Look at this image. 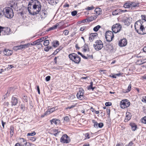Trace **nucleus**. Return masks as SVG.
<instances>
[{"label":"nucleus","instance_id":"nucleus-27","mask_svg":"<svg viewBox=\"0 0 146 146\" xmlns=\"http://www.w3.org/2000/svg\"><path fill=\"white\" fill-rule=\"evenodd\" d=\"M83 49L84 50V51L85 52H86L87 51H89V49L88 48V45L86 44H85L84 45Z\"/></svg>","mask_w":146,"mask_h":146},{"label":"nucleus","instance_id":"nucleus-44","mask_svg":"<svg viewBox=\"0 0 146 146\" xmlns=\"http://www.w3.org/2000/svg\"><path fill=\"white\" fill-rule=\"evenodd\" d=\"M64 120L66 121H69V117L68 116H66L64 117Z\"/></svg>","mask_w":146,"mask_h":146},{"label":"nucleus","instance_id":"nucleus-36","mask_svg":"<svg viewBox=\"0 0 146 146\" xmlns=\"http://www.w3.org/2000/svg\"><path fill=\"white\" fill-rule=\"evenodd\" d=\"M48 1L49 4L52 5L55 3V0H48Z\"/></svg>","mask_w":146,"mask_h":146},{"label":"nucleus","instance_id":"nucleus-2","mask_svg":"<svg viewBox=\"0 0 146 146\" xmlns=\"http://www.w3.org/2000/svg\"><path fill=\"white\" fill-rule=\"evenodd\" d=\"M31 5L30 3H29L28 5V10L29 13L31 15H34L38 14L41 9V5L40 2L38 1H37L36 3L33 6V11H31L30 9H31L30 5Z\"/></svg>","mask_w":146,"mask_h":146},{"label":"nucleus","instance_id":"nucleus-41","mask_svg":"<svg viewBox=\"0 0 146 146\" xmlns=\"http://www.w3.org/2000/svg\"><path fill=\"white\" fill-rule=\"evenodd\" d=\"M142 19L143 20H144L146 22V17L144 15H141V16Z\"/></svg>","mask_w":146,"mask_h":146},{"label":"nucleus","instance_id":"nucleus-14","mask_svg":"<svg viewBox=\"0 0 146 146\" xmlns=\"http://www.w3.org/2000/svg\"><path fill=\"white\" fill-rule=\"evenodd\" d=\"M10 7L15 9H18V7L17 3L15 1H13L10 2Z\"/></svg>","mask_w":146,"mask_h":146},{"label":"nucleus","instance_id":"nucleus-39","mask_svg":"<svg viewBox=\"0 0 146 146\" xmlns=\"http://www.w3.org/2000/svg\"><path fill=\"white\" fill-rule=\"evenodd\" d=\"M77 13V11H74L71 12V15L73 16H75L76 15Z\"/></svg>","mask_w":146,"mask_h":146},{"label":"nucleus","instance_id":"nucleus-46","mask_svg":"<svg viewBox=\"0 0 146 146\" xmlns=\"http://www.w3.org/2000/svg\"><path fill=\"white\" fill-rule=\"evenodd\" d=\"M37 47L39 48H41L42 47V44L40 43H38L37 45Z\"/></svg>","mask_w":146,"mask_h":146},{"label":"nucleus","instance_id":"nucleus-55","mask_svg":"<svg viewBox=\"0 0 146 146\" xmlns=\"http://www.w3.org/2000/svg\"><path fill=\"white\" fill-rule=\"evenodd\" d=\"M118 10L119 11V12H125L126 11H127V10H122L120 9H119V10Z\"/></svg>","mask_w":146,"mask_h":146},{"label":"nucleus","instance_id":"nucleus-25","mask_svg":"<svg viewBox=\"0 0 146 146\" xmlns=\"http://www.w3.org/2000/svg\"><path fill=\"white\" fill-rule=\"evenodd\" d=\"M130 5L131 7H138L139 6V3H137L132 2L130 3Z\"/></svg>","mask_w":146,"mask_h":146},{"label":"nucleus","instance_id":"nucleus-51","mask_svg":"<svg viewBox=\"0 0 146 146\" xmlns=\"http://www.w3.org/2000/svg\"><path fill=\"white\" fill-rule=\"evenodd\" d=\"M94 8L93 7H88L87 8V10H93L94 9Z\"/></svg>","mask_w":146,"mask_h":146},{"label":"nucleus","instance_id":"nucleus-26","mask_svg":"<svg viewBox=\"0 0 146 146\" xmlns=\"http://www.w3.org/2000/svg\"><path fill=\"white\" fill-rule=\"evenodd\" d=\"M93 84V83L92 82H91L90 83V86H88V90H90L92 89V90H94V89L95 88L94 87H92Z\"/></svg>","mask_w":146,"mask_h":146},{"label":"nucleus","instance_id":"nucleus-12","mask_svg":"<svg viewBox=\"0 0 146 146\" xmlns=\"http://www.w3.org/2000/svg\"><path fill=\"white\" fill-rule=\"evenodd\" d=\"M84 91L82 89L80 90L77 94V96L78 99L82 100L84 98Z\"/></svg>","mask_w":146,"mask_h":146},{"label":"nucleus","instance_id":"nucleus-35","mask_svg":"<svg viewBox=\"0 0 146 146\" xmlns=\"http://www.w3.org/2000/svg\"><path fill=\"white\" fill-rule=\"evenodd\" d=\"M49 44V42L48 40H45L44 43V45L45 46H48Z\"/></svg>","mask_w":146,"mask_h":146},{"label":"nucleus","instance_id":"nucleus-3","mask_svg":"<svg viewBox=\"0 0 146 146\" xmlns=\"http://www.w3.org/2000/svg\"><path fill=\"white\" fill-rule=\"evenodd\" d=\"M3 12L5 16L8 18H12L14 16L13 9L9 7L5 8L3 10Z\"/></svg>","mask_w":146,"mask_h":146},{"label":"nucleus","instance_id":"nucleus-21","mask_svg":"<svg viewBox=\"0 0 146 146\" xmlns=\"http://www.w3.org/2000/svg\"><path fill=\"white\" fill-rule=\"evenodd\" d=\"M130 125L133 131H135L137 128V126L136 124L134 123H131L130 124Z\"/></svg>","mask_w":146,"mask_h":146},{"label":"nucleus","instance_id":"nucleus-28","mask_svg":"<svg viewBox=\"0 0 146 146\" xmlns=\"http://www.w3.org/2000/svg\"><path fill=\"white\" fill-rule=\"evenodd\" d=\"M119 9H117L115 10L114 11L112 12V13L113 15H115L118 14L119 12V11L118 10Z\"/></svg>","mask_w":146,"mask_h":146},{"label":"nucleus","instance_id":"nucleus-54","mask_svg":"<svg viewBox=\"0 0 146 146\" xmlns=\"http://www.w3.org/2000/svg\"><path fill=\"white\" fill-rule=\"evenodd\" d=\"M86 28V27L84 26L83 27H81L80 28V31H83Z\"/></svg>","mask_w":146,"mask_h":146},{"label":"nucleus","instance_id":"nucleus-60","mask_svg":"<svg viewBox=\"0 0 146 146\" xmlns=\"http://www.w3.org/2000/svg\"><path fill=\"white\" fill-rule=\"evenodd\" d=\"M53 30H54V29H53V28L52 27L50 28L49 29H48L46 31L47 32H48L49 31H50Z\"/></svg>","mask_w":146,"mask_h":146},{"label":"nucleus","instance_id":"nucleus-4","mask_svg":"<svg viewBox=\"0 0 146 146\" xmlns=\"http://www.w3.org/2000/svg\"><path fill=\"white\" fill-rule=\"evenodd\" d=\"M68 56L70 60L76 64H79L81 60L80 57L75 53L69 54Z\"/></svg>","mask_w":146,"mask_h":146},{"label":"nucleus","instance_id":"nucleus-52","mask_svg":"<svg viewBox=\"0 0 146 146\" xmlns=\"http://www.w3.org/2000/svg\"><path fill=\"white\" fill-rule=\"evenodd\" d=\"M75 105H72L71 106L68 107L67 108H66V110H67L68 109H71L72 108H73L74 107H75Z\"/></svg>","mask_w":146,"mask_h":146},{"label":"nucleus","instance_id":"nucleus-40","mask_svg":"<svg viewBox=\"0 0 146 146\" xmlns=\"http://www.w3.org/2000/svg\"><path fill=\"white\" fill-rule=\"evenodd\" d=\"M142 122L145 124L146 123V116L143 117L142 119Z\"/></svg>","mask_w":146,"mask_h":146},{"label":"nucleus","instance_id":"nucleus-29","mask_svg":"<svg viewBox=\"0 0 146 146\" xmlns=\"http://www.w3.org/2000/svg\"><path fill=\"white\" fill-rule=\"evenodd\" d=\"M59 42L58 41H55L54 42H53V46L54 47H56L57 46L59 45Z\"/></svg>","mask_w":146,"mask_h":146},{"label":"nucleus","instance_id":"nucleus-31","mask_svg":"<svg viewBox=\"0 0 146 146\" xmlns=\"http://www.w3.org/2000/svg\"><path fill=\"white\" fill-rule=\"evenodd\" d=\"M100 27H101L100 25H98L97 26L95 27L94 28L93 30L95 32H97L98 30L100 28Z\"/></svg>","mask_w":146,"mask_h":146},{"label":"nucleus","instance_id":"nucleus-23","mask_svg":"<svg viewBox=\"0 0 146 146\" xmlns=\"http://www.w3.org/2000/svg\"><path fill=\"white\" fill-rule=\"evenodd\" d=\"M97 124H96V125H95L94 126V127L96 128H98L99 127L100 128H101L104 126V124L102 123H98L97 122Z\"/></svg>","mask_w":146,"mask_h":146},{"label":"nucleus","instance_id":"nucleus-18","mask_svg":"<svg viewBox=\"0 0 146 146\" xmlns=\"http://www.w3.org/2000/svg\"><path fill=\"white\" fill-rule=\"evenodd\" d=\"M12 106H15L18 103V100L16 98L13 97L11 101Z\"/></svg>","mask_w":146,"mask_h":146},{"label":"nucleus","instance_id":"nucleus-58","mask_svg":"<svg viewBox=\"0 0 146 146\" xmlns=\"http://www.w3.org/2000/svg\"><path fill=\"white\" fill-rule=\"evenodd\" d=\"M1 122L3 128H4V127L5 125V122H4L3 120H2Z\"/></svg>","mask_w":146,"mask_h":146},{"label":"nucleus","instance_id":"nucleus-49","mask_svg":"<svg viewBox=\"0 0 146 146\" xmlns=\"http://www.w3.org/2000/svg\"><path fill=\"white\" fill-rule=\"evenodd\" d=\"M38 42L36 41V40L33 43H31V45H37L38 44Z\"/></svg>","mask_w":146,"mask_h":146},{"label":"nucleus","instance_id":"nucleus-64","mask_svg":"<svg viewBox=\"0 0 146 146\" xmlns=\"http://www.w3.org/2000/svg\"><path fill=\"white\" fill-rule=\"evenodd\" d=\"M116 146H123L122 143H118L116 144Z\"/></svg>","mask_w":146,"mask_h":146},{"label":"nucleus","instance_id":"nucleus-32","mask_svg":"<svg viewBox=\"0 0 146 146\" xmlns=\"http://www.w3.org/2000/svg\"><path fill=\"white\" fill-rule=\"evenodd\" d=\"M123 6L125 8H127L130 7H131L130 3H126L124 4Z\"/></svg>","mask_w":146,"mask_h":146},{"label":"nucleus","instance_id":"nucleus-43","mask_svg":"<svg viewBox=\"0 0 146 146\" xmlns=\"http://www.w3.org/2000/svg\"><path fill=\"white\" fill-rule=\"evenodd\" d=\"M105 105L107 106H110L111 105V103L110 102H106Z\"/></svg>","mask_w":146,"mask_h":146},{"label":"nucleus","instance_id":"nucleus-48","mask_svg":"<svg viewBox=\"0 0 146 146\" xmlns=\"http://www.w3.org/2000/svg\"><path fill=\"white\" fill-rule=\"evenodd\" d=\"M50 79V76H48L46 78V81H49Z\"/></svg>","mask_w":146,"mask_h":146},{"label":"nucleus","instance_id":"nucleus-17","mask_svg":"<svg viewBox=\"0 0 146 146\" xmlns=\"http://www.w3.org/2000/svg\"><path fill=\"white\" fill-rule=\"evenodd\" d=\"M4 54L7 56H10L13 54V52L9 49H5L3 51Z\"/></svg>","mask_w":146,"mask_h":146},{"label":"nucleus","instance_id":"nucleus-38","mask_svg":"<svg viewBox=\"0 0 146 146\" xmlns=\"http://www.w3.org/2000/svg\"><path fill=\"white\" fill-rule=\"evenodd\" d=\"M131 89V85L130 84L128 87V88L127 90V91L125 92V93H127L129 92Z\"/></svg>","mask_w":146,"mask_h":146},{"label":"nucleus","instance_id":"nucleus-13","mask_svg":"<svg viewBox=\"0 0 146 146\" xmlns=\"http://www.w3.org/2000/svg\"><path fill=\"white\" fill-rule=\"evenodd\" d=\"M132 21V18L130 17L126 18L124 20V23L127 26H129Z\"/></svg>","mask_w":146,"mask_h":146},{"label":"nucleus","instance_id":"nucleus-16","mask_svg":"<svg viewBox=\"0 0 146 146\" xmlns=\"http://www.w3.org/2000/svg\"><path fill=\"white\" fill-rule=\"evenodd\" d=\"M52 125H56L59 124L60 122V120L58 119H53L50 121Z\"/></svg>","mask_w":146,"mask_h":146},{"label":"nucleus","instance_id":"nucleus-34","mask_svg":"<svg viewBox=\"0 0 146 146\" xmlns=\"http://www.w3.org/2000/svg\"><path fill=\"white\" fill-rule=\"evenodd\" d=\"M36 134V133L35 131H33L32 133H29L27 135V136H34Z\"/></svg>","mask_w":146,"mask_h":146},{"label":"nucleus","instance_id":"nucleus-59","mask_svg":"<svg viewBox=\"0 0 146 146\" xmlns=\"http://www.w3.org/2000/svg\"><path fill=\"white\" fill-rule=\"evenodd\" d=\"M58 53L57 50H55L52 54V55H56Z\"/></svg>","mask_w":146,"mask_h":146},{"label":"nucleus","instance_id":"nucleus-24","mask_svg":"<svg viewBox=\"0 0 146 146\" xmlns=\"http://www.w3.org/2000/svg\"><path fill=\"white\" fill-rule=\"evenodd\" d=\"M23 49V48L22 45H21L16 46H15L14 47V49L16 50L21 49Z\"/></svg>","mask_w":146,"mask_h":146},{"label":"nucleus","instance_id":"nucleus-9","mask_svg":"<svg viewBox=\"0 0 146 146\" xmlns=\"http://www.w3.org/2000/svg\"><path fill=\"white\" fill-rule=\"evenodd\" d=\"M60 141L63 143H68L70 141V139L66 134H64L61 137Z\"/></svg>","mask_w":146,"mask_h":146},{"label":"nucleus","instance_id":"nucleus-37","mask_svg":"<svg viewBox=\"0 0 146 146\" xmlns=\"http://www.w3.org/2000/svg\"><path fill=\"white\" fill-rule=\"evenodd\" d=\"M88 18V20L89 22L92 21L95 19V17L93 16H91V17Z\"/></svg>","mask_w":146,"mask_h":146},{"label":"nucleus","instance_id":"nucleus-53","mask_svg":"<svg viewBox=\"0 0 146 146\" xmlns=\"http://www.w3.org/2000/svg\"><path fill=\"white\" fill-rule=\"evenodd\" d=\"M88 18L84 19L82 21V22L83 23L89 22L88 20Z\"/></svg>","mask_w":146,"mask_h":146},{"label":"nucleus","instance_id":"nucleus-62","mask_svg":"<svg viewBox=\"0 0 146 146\" xmlns=\"http://www.w3.org/2000/svg\"><path fill=\"white\" fill-rule=\"evenodd\" d=\"M22 45V46H23V49L27 48V44H23V45Z\"/></svg>","mask_w":146,"mask_h":146},{"label":"nucleus","instance_id":"nucleus-5","mask_svg":"<svg viewBox=\"0 0 146 146\" xmlns=\"http://www.w3.org/2000/svg\"><path fill=\"white\" fill-rule=\"evenodd\" d=\"M94 46L96 50H101L103 47V42L100 40H97L95 42V44H94Z\"/></svg>","mask_w":146,"mask_h":146},{"label":"nucleus","instance_id":"nucleus-15","mask_svg":"<svg viewBox=\"0 0 146 146\" xmlns=\"http://www.w3.org/2000/svg\"><path fill=\"white\" fill-rule=\"evenodd\" d=\"M98 35L97 33H91L90 34L89 37V40L90 42H92L93 40L96 38Z\"/></svg>","mask_w":146,"mask_h":146},{"label":"nucleus","instance_id":"nucleus-63","mask_svg":"<svg viewBox=\"0 0 146 146\" xmlns=\"http://www.w3.org/2000/svg\"><path fill=\"white\" fill-rule=\"evenodd\" d=\"M133 143L132 141H131L129 143L128 146H132V145H133Z\"/></svg>","mask_w":146,"mask_h":146},{"label":"nucleus","instance_id":"nucleus-20","mask_svg":"<svg viewBox=\"0 0 146 146\" xmlns=\"http://www.w3.org/2000/svg\"><path fill=\"white\" fill-rule=\"evenodd\" d=\"M56 108V107H53L50 110L48 111H46V113H45L44 114L45 115H46V113L48 114H50V113H52L54 110H57Z\"/></svg>","mask_w":146,"mask_h":146},{"label":"nucleus","instance_id":"nucleus-56","mask_svg":"<svg viewBox=\"0 0 146 146\" xmlns=\"http://www.w3.org/2000/svg\"><path fill=\"white\" fill-rule=\"evenodd\" d=\"M53 132L54 133H56V132H57L58 133H59L60 132V131H58V130H57L56 129H54L53 130Z\"/></svg>","mask_w":146,"mask_h":146},{"label":"nucleus","instance_id":"nucleus-8","mask_svg":"<svg viewBox=\"0 0 146 146\" xmlns=\"http://www.w3.org/2000/svg\"><path fill=\"white\" fill-rule=\"evenodd\" d=\"M121 27V25L119 23H116L112 26L111 29L113 32L116 33L120 31Z\"/></svg>","mask_w":146,"mask_h":146},{"label":"nucleus","instance_id":"nucleus-57","mask_svg":"<svg viewBox=\"0 0 146 146\" xmlns=\"http://www.w3.org/2000/svg\"><path fill=\"white\" fill-rule=\"evenodd\" d=\"M92 122L93 123H94V126H95V125H96V124H97V122L95 121L94 120H92Z\"/></svg>","mask_w":146,"mask_h":146},{"label":"nucleus","instance_id":"nucleus-7","mask_svg":"<svg viewBox=\"0 0 146 146\" xmlns=\"http://www.w3.org/2000/svg\"><path fill=\"white\" fill-rule=\"evenodd\" d=\"M130 102L127 99L122 100L120 102V107L123 109L127 108L130 106Z\"/></svg>","mask_w":146,"mask_h":146},{"label":"nucleus","instance_id":"nucleus-47","mask_svg":"<svg viewBox=\"0 0 146 146\" xmlns=\"http://www.w3.org/2000/svg\"><path fill=\"white\" fill-rule=\"evenodd\" d=\"M59 24L58 23H57L55 25H54L52 27L53 29L54 30L56 29L57 28V27L58 26Z\"/></svg>","mask_w":146,"mask_h":146},{"label":"nucleus","instance_id":"nucleus-22","mask_svg":"<svg viewBox=\"0 0 146 146\" xmlns=\"http://www.w3.org/2000/svg\"><path fill=\"white\" fill-rule=\"evenodd\" d=\"M102 10L100 8H96L95 10V11L97 14L99 15L101 13Z\"/></svg>","mask_w":146,"mask_h":146},{"label":"nucleus","instance_id":"nucleus-30","mask_svg":"<svg viewBox=\"0 0 146 146\" xmlns=\"http://www.w3.org/2000/svg\"><path fill=\"white\" fill-rule=\"evenodd\" d=\"M10 134L11 136H13L14 133V127L13 126H11L10 127Z\"/></svg>","mask_w":146,"mask_h":146},{"label":"nucleus","instance_id":"nucleus-11","mask_svg":"<svg viewBox=\"0 0 146 146\" xmlns=\"http://www.w3.org/2000/svg\"><path fill=\"white\" fill-rule=\"evenodd\" d=\"M9 28L7 27L6 28H3L2 27V34L4 35H8L9 33V32L10 30Z\"/></svg>","mask_w":146,"mask_h":146},{"label":"nucleus","instance_id":"nucleus-50","mask_svg":"<svg viewBox=\"0 0 146 146\" xmlns=\"http://www.w3.org/2000/svg\"><path fill=\"white\" fill-rule=\"evenodd\" d=\"M30 139V140L33 141H34L36 140L35 137H31Z\"/></svg>","mask_w":146,"mask_h":146},{"label":"nucleus","instance_id":"nucleus-42","mask_svg":"<svg viewBox=\"0 0 146 146\" xmlns=\"http://www.w3.org/2000/svg\"><path fill=\"white\" fill-rule=\"evenodd\" d=\"M85 136L86 138L85 139H89L90 138L89 134L88 133H86L85 134Z\"/></svg>","mask_w":146,"mask_h":146},{"label":"nucleus","instance_id":"nucleus-61","mask_svg":"<svg viewBox=\"0 0 146 146\" xmlns=\"http://www.w3.org/2000/svg\"><path fill=\"white\" fill-rule=\"evenodd\" d=\"M107 112L108 113V114L110 115V110L109 109H107L106 110Z\"/></svg>","mask_w":146,"mask_h":146},{"label":"nucleus","instance_id":"nucleus-1","mask_svg":"<svg viewBox=\"0 0 146 146\" xmlns=\"http://www.w3.org/2000/svg\"><path fill=\"white\" fill-rule=\"evenodd\" d=\"M135 30L139 34L146 33V27H144L143 21L140 20L136 21L135 24Z\"/></svg>","mask_w":146,"mask_h":146},{"label":"nucleus","instance_id":"nucleus-33","mask_svg":"<svg viewBox=\"0 0 146 146\" xmlns=\"http://www.w3.org/2000/svg\"><path fill=\"white\" fill-rule=\"evenodd\" d=\"M46 39L44 37H42L40 38L39 39L37 40H36V41L38 43H40V42H42V41Z\"/></svg>","mask_w":146,"mask_h":146},{"label":"nucleus","instance_id":"nucleus-19","mask_svg":"<svg viewBox=\"0 0 146 146\" xmlns=\"http://www.w3.org/2000/svg\"><path fill=\"white\" fill-rule=\"evenodd\" d=\"M131 115L129 113H126V117L124 120V121L125 122H127L129 121L131 118Z\"/></svg>","mask_w":146,"mask_h":146},{"label":"nucleus","instance_id":"nucleus-6","mask_svg":"<svg viewBox=\"0 0 146 146\" xmlns=\"http://www.w3.org/2000/svg\"><path fill=\"white\" fill-rule=\"evenodd\" d=\"M114 37V35L112 32L110 31H107L106 33V38L108 42L111 41Z\"/></svg>","mask_w":146,"mask_h":146},{"label":"nucleus","instance_id":"nucleus-10","mask_svg":"<svg viewBox=\"0 0 146 146\" xmlns=\"http://www.w3.org/2000/svg\"><path fill=\"white\" fill-rule=\"evenodd\" d=\"M127 44V40L125 38L120 40L118 43L119 45L121 47L126 46Z\"/></svg>","mask_w":146,"mask_h":146},{"label":"nucleus","instance_id":"nucleus-45","mask_svg":"<svg viewBox=\"0 0 146 146\" xmlns=\"http://www.w3.org/2000/svg\"><path fill=\"white\" fill-rule=\"evenodd\" d=\"M63 33L65 35H67L69 33V31L67 30H65L64 31Z\"/></svg>","mask_w":146,"mask_h":146}]
</instances>
